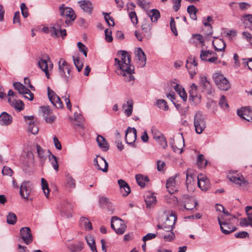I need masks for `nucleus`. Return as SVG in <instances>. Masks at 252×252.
<instances>
[{"label":"nucleus","instance_id":"f257e3e1","mask_svg":"<svg viewBox=\"0 0 252 252\" xmlns=\"http://www.w3.org/2000/svg\"><path fill=\"white\" fill-rule=\"evenodd\" d=\"M115 61L117 74L123 76L125 81L132 84L134 80L133 75L134 68L130 64V57L128 52L120 51L118 58H115Z\"/></svg>","mask_w":252,"mask_h":252},{"label":"nucleus","instance_id":"f03ea898","mask_svg":"<svg viewBox=\"0 0 252 252\" xmlns=\"http://www.w3.org/2000/svg\"><path fill=\"white\" fill-rule=\"evenodd\" d=\"M213 79L220 89L226 91L229 89L230 85L228 80L220 72H215L213 75Z\"/></svg>","mask_w":252,"mask_h":252},{"label":"nucleus","instance_id":"7ed1b4c3","mask_svg":"<svg viewBox=\"0 0 252 252\" xmlns=\"http://www.w3.org/2000/svg\"><path fill=\"white\" fill-rule=\"evenodd\" d=\"M59 11L63 17L70 19L65 20V23L67 26L71 24L72 21L76 19V16L73 10L71 8L65 7L64 4H62L59 7Z\"/></svg>","mask_w":252,"mask_h":252},{"label":"nucleus","instance_id":"20e7f679","mask_svg":"<svg viewBox=\"0 0 252 252\" xmlns=\"http://www.w3.org/2000/svg\"><path fill=\"white\" fill-rule=\"evenodd\" d=\"M111 226L118 235L124 234L126 228V225L124 221L122 219L116 217H113L112 218Z\"/></svg>","mask_w":252,"mask_h":252},{"label":"nucleus","instance_id":"39448f33","mask_svg":"<svg viewBox=\"0 0 252 252\" xmlns=\"http://www.w3.org/2000/svg\"><path fill=\"white\" fill-rule=\"evenodd\" d=\"M7 95L8 96V101L12 107L19 111L24 109V103L21 100L17 99V96L16 93L12 90H9Z\"/></svg>","mask_w":252,"mask_h":252},{"label":"nucleus","instance_id":"423d86ee","mask_svg":"<svg viewBox=\"0 0 252 252\" xmlns=\"http://www.w3.org/2000/svg\"><path fill=\"white\" fill-rule=\"evenodd\" d=\"M194 126L195 131L198 134L201 133L206 127L205 119L200 112H197L194 116Z\"/></svg>","mask_w":252,"mask_h":252},{"label":"nucleus","instance_id":"0eeeda50","mask_svg":"<svg viewBox=\"0 0 252 252\" xmlns=\"http://www.w3.org/2000/svg\"><path fill=\"white\" fill-rule=\"evenodd\" d=\"M59 67L60 75L65 81L67 82L71 77L69 65L64 59H61L59 62Z\"/></svg>","mask_w":252,"mask_h":252},{"label":"nucleus","instance_id":"6e6552de","mask_svg":"<svg viewBox=\"0 0 252 252\" xmlns=\"http://www.w3.org/2000/svg\"><path fill=\"white\" fill-rule=\"evenodd\" d=\"M38 66L40 68L45 72V75L48 79L50 78L49 71L52 69L53 64L51 62L49 57H47L46 59H41L38 62Z\"/></svg>","mask_w":252,"mask_h":252},{"label":"nucleus","instance_id":"1a4fd4ad","mask_svg":"<svg viewBox=\"0 0 252 252\" xmlns=\"http://www.w3.org/2000/svg\"><path fill=\"white\" fill-rule=\"evenodd\" d=\"M15 89L17 90L20 94H24V97L30 100L34 98V94L19 82H15L13 84Z\"/></svg>","mask_w":252,"mask_h":252},{"label":"nucleus","instance_id":"9d476101","mask_svg":"<svg viewBox=\"0 0 252 252\" xmlns=\"http://www.w3.org/2000/svg\"><path fill=\"white\" fill-rule=\"evenodd\" d=\"M177 220V218L174 214H171L168 216H166L164 222L160 225H158V228L163 229H168L172 230Z\"/></svg>","mask_w":252,"mask_h":252},{"label":"nucleus","instance_id":"9b49d317","mask_svg":"<svg viewBox=\"0 0 252 252\" xmlns=\"http://www.w3.org/2000/svg\"><path fill=\"white\" fill-rule=\"evenodd\" d=\"M47 90L49 99L53 105L57 108H62L63 105L60 97L49 87H48Z\"/></svg>","mask_w":252,"mask_h":252},{"label":"nucleus","instance_id":"f8f14e48","mask_svg":"<svg viewBox=\"0 0 252 252\" xmlns=\"http://www.w3.org/2000/svg\"><path fill=\"white\" fill-rule=\"evenodd\" d=\"M32 189V184L30 181H24L20 186V194L21 197L28 199Z\"/></svg>","mask_w":252,"mask_h":252},{"label":"nucleus","instance_id":"ddd939ff","mask_svg":"<svg viewBox=\"0 0 252 252\" xmlns=\"http://www.w3.org/2000/svg\"><path fill=\"white\" fill-rule=\"evenodd\" d=\"M95 167L103 172H107L108 171V164L106 160L102 157L97 156L94 160Z\"/></svg>","mask_w":252,"mask_h":252},{"label":"nucleus","instance_id":"4468645a","mask_svg":"<svg viewBox=\"0 0 252 252\" xmlns=\"http://www.w3.org/2000/svg\"><path fill=\"white\" fill-rule=\"evenodd\" d=\"M218 220L220 225L221 230L224 234H229L236 230V228L231 225V223L227 222L226 220L222 221L220 217H219L218 218Z\"/></svg>","mask_w":252,"mask_h":252},{"label":"nucleus","instance_id":"2eb2a0df","mask_svg":"<svg viewBox=\"0 0 252 252\" xmlns=\"http://www.w3.org/2000/svg\"><path fill=\"white\" fill-rule=\"evenodd\" d=\"M238 115L248 122H252V110L249 107L237 110Z\"/></svg>","mask_w":252,"mask_h":252},{"label":"nucleus","instance_id":"dca6fc26","mask_svg":"<svg viewBox=\"0 0 252 252\" xmlns=\"http://www.w3.org/2000/svg\"><path fill=\"white\" fill-rule=\"evenodd\" d=\"M184 206L186 210H191L197 205V201L192 197L185 195L183 196Z\"/></svg>","mask_w":252,"mask_h":252},{"label":"nucleus","instance_id":"f3484780","mask_svg":"<svg viewBox=\"0 0 252 252\" xmlns=\"http://www.w3.org/2000/svg\"><path fill=\"white\" fill-rule=\"evenodd\" d=\"M20 234L23 241L27 245L29 244L32 241L31 229L28 227H23L20 229Z\"/></svg>","mask_w":252,"mask_h":252},{"label":"nucleus","instance_id":"a211bd4d","mask_svg":"<svg viewBox=\"0 0 252 252\" xmlns=\"http://www.w3.org/2000/svg\"><path fill=\"white\" fill-rule=\"evenodd\" d=\"M136 129L128 127L126 132V141L128 144H133L136 139Z\"/></svg>","mask_w":252,"mask_h":252},{"label":"nucleus","instance_id":"6ab92c4d","mask_svg":"<svg viewBox=\"0 0 252 252\" xmlns=\"http://www.w3.org/2000/svg\"><path fill=\"white\" fill-rule=\"evenodd\" d=\"M176 176L168 178L166 181V187L170 194H173L178 191V186L176 182Z\"/></svg>","mask_w":252,"mask_h":252},{"label":"nucleus","instance_id":"aec40b11","mask_svg":"<svg viewBox=\"0 0 252 252\" xmlns=\"http://www.w3.org/2000/svg\"><path fill=\"white\" fill-rule=\"evenodd\" d=\"M229 179L231 182L238 185L239 187L243 188L246 187L248 185L247 181L245 180L243 177L241 175H231L229 177Z\"/></svg>","mask_w":252,"mask_h":252},{"label":"nucleus","instance_id":"412c9836","mask_svg":"<svg viewBox=\"0 0 252 252\" xmlns=\"http://www.w3.org/2000/svg\"><path fill=\"white\" fill-rule=\"evenodd\" d=\"M197 184L198 187L202 190H206L210 187L209 180L202 175H199L197 176Z\"/></svg>","mask_w":252,"mask_h":252},{"label":"nucleus","instance_id":"4be33fe9","mask_svg":"<svg viewBox=\"0 0 252 252\" xmlns=\"http://www.w3.org/2000/svg\"><path fill=\"white\" fill-rule=\"evenodd\" d=\"M64 186L69 191H71L76 188V180L71 175L67 174L65 176Z\"/></svg>","mask_w":252,"mask_h":252},{"label":"nucleus","instance_id":"5701e85b","mask_svg":"<svg viewBox=\"0 0 252 252\" xmlns=\"http://www.w3.org/2000/svg\"><path fill=\"white\" fill-rule=\"evenodd\" d=\"M80 227L86 231H91L93 229V226L89 219L82 217L79 220Z\"/></svg>","mask_w":252,"mask_h":252},{"label":"nucleus","instance_id":"b1692460","mask_svg":"<svg viewBox=\"0 0 252 252\" xmlns=\"http://www.w3.org/2000/svg\"><path fill=\"white\" fill-rule=\"evenodd\" d=\"M197 86L195 84H192L189 90V100H192V101L199 100L201 96L197 94Z\"/></svg>","mask_w":252,"mask_h":252},{"label":"nucleus","instance_id":"393cba45","mask_svg":"<svg viewBox=\"0 0 252 252\" xmlns=\"http://www.w3.org/2000/svg\"><path fill=\"white\" fill-rule=\"evenodd\" d=\"M136 55L138 60V65L142 67L145 66L146 63V57L141 48L137 49Z\"/></svg>","mask_w":252,"mask_h":252},{"label":"nucleus","instance_id":"a878e982","mask_svg":"<svg viewBox=\"0 0 252 252\" xmlns=\"http://www.w3.org/2000/svg\"><path fill=\"white\" fill-rule=\"evenodd\" d=\"M213 45L216 51L222 52L221 56L222 57L224 53V49L226 44L224 40L222 39H217L213 42Z\"/></svg>","mask_w":252,"mask_h":252},{"label":"nucleus","instance_id":"bb28decb","mask_svg":"<svg viewBox=\"0 0 252 252\" xmlns=\"http://www.w3.org/2000/svg\"><path fill=\"white\" fill-rule=\"evenodd\" d=\"M189 42L196 46L200 44L202 46L204 45V39L202 35L200 34H194L192 35Z\"/></svg>","mask_w":252,"mask_h":252},{"label":"nucleus","instance_id":"cd10ccee","mask_svg":"<svg viewBox=\"0 0 252 252\" xmlns=\"http://www.w3.org/2000/svg\"><path fill=\"white\" fill-rule=\"evenodd\" d=\"M99 203L101 207L102 208H106L110 211H112L114 210L112 202L106 197L101 196L100 197Z\"/></svg>","mask_w":252,"mask_h":252},{"label":"nucleus","instance_id":"c85d7f7f","mask_svg":"<svg viewBox=\"0 0 252 252\" xmlns=\"http://www.w3.org/2000/svg\"><path fill=\"white\" fill-rule=\"evenodd\" d=\"M133 103L131 99L127 100L126 103L123 105V109L124 110L125 115L129 117L132 112Z\"/></svg>","mask_w":252,"mask_h":252},{"label":"nucleus","instance_id":"c756f323","mask_svg":"<svg viewBox=\"0 0 252 252\" xmlns=\"http://www.w3.org/2000/svg\"><path fill=\"white\" fill-rule=\"evenodd\" d=\"M80 6L85 12L91 13L93 9V5L91 2L87 0H81L78 2Z\"/></svg>","mask_w":252,"mask_h":252},{"label":"nucleus","instance_id":"7c9ffc66","mask_svg":"<svg viewBox=\"0 0 252 252\" xmlns=\"http://www.w3.org/2000/svg\"><path fill=\"white\" fill-rule=\"evenodd\" d=\"M96 140L98 146L102 151H107L109 150V145L103 136L101 135H98Z\"/></svg>","mask_w":252,"mask_h":252},{"label":"nucleus","instance_id":"2f4dec72","mask_svg":"<svg viewBox=\"0 0 252 252\" xmlns=\"http://www.w3.org/2000/svg\"><path fill=\"white\" fill-rule=\"evenodd\" d=\"M12 117L7 113L3 112L0 115V124L1 125H9L12 123Z\"/></svg>","mask_w":252,"mask_h":252},{"label":"nucleus","instance_id":"473e14b6","mask_svg":"<svg viewBox=\"0 0 252 252\" xmlns=\"http://www.w3.org/2000/svg\"><path fill=\"white\" fill-rule=\"evenodd\" d=\"M145 201L146 205L150 207L153 204H156L157 202L156 197L155 194L152 192H147L145 196Z\"/></svg>","mask_w":252,"mask_h":252},{"label":"nucleus","instance_id":"72a5a7b5","mask_svg":"<svg viewBox=\"0 0 252 252\" xmlns=\"http://www.w3.org/2000/svg\"><path fill=\"white\" fill-rule=\"evenodd\" d=\"M85 239L92 252H97L94 238L92 235H88L85 237Z\"/></svg>","mask_w":252,"mask_h":252},{"label":"nucleus","instance_id":"f704fd0d","mask_svg":"<svg viewBox=\"0 0 252 252\" xmlns=\"http://www.w3.org/2000/svg\"><path fill=\"white\" fill-rule=\"evenodd\" d=\"M147 15L151 18L152 22H157L160 17L159 12L156 9H153L147 12Z\"/></svg>","mask_w":252,"mask_h":252},{"label":"nucleus","instance_id":"c9c22d12","mask_svg":"<svg viewBox=\"0 0 252 252\" xmlns=\"http://www.w3.org/2000/svg\"><path fill=\"white\" fill-rule=\"evenodd\" d=\"M187 12L189 14L190 17L193 20H197L196 13L198 12L197 8L193 5H190L187 8Z\"/></svg>","mask_w":252,"mask_h":252},{"label":"nucleus","instance_id":"e433bc0d","mask_svg":"<svg viewBox=\"0 0 252 252\" xmlns=\"http://www.w3.org/2000/svg\"><path fill=\"white\" fill-rule=\"evenodd\" d=\"M61 23L62 21H59L55 26L50 27V33L52 35L55 36H59L60 35Z\"/></svg>","mask_w":252,"mask_h":252},{"label":"nucleus","instance_id":"4c0bfd02","mask_svg":"<svg viewBox=\"0 0 252 252\" xmlns=\"http://www.w3.org/2000/svg\"><path fill=\"white\" fill-rule=\"evenodd\" d=\"M135 178L137 183L141 187H144L146 182L149 181L147 177H143L140 174L136 175Z\"/></svg>","mask_w":252,"mask_h":252},{"label":"nucleus","instance_id":"58836bf2","mask_svg":"<svg viewBox=\"0 0 252 252\" xmlns=\"http://www.w3.org/2000/svg\"><path fill=\"white\" fill-rule=\"evenodd\" d=\"M41 186L42 189L45 196L48 198L49 195L50 189L47 181L44 178H41Z\"/></svg>","mask_w":252,"mask_h":252},{"label":"nucleus","instance_id":"ea45409f","mask_svg":"<svg viewBox=\"0 0 252 252\" xmlns=\"http://www.w3.org/2000/svg\"><path fill=\"white\" fill-rule=\"evenodd\" d=\"M49 161L53 167L56 171L59 170V164L58 163L57 158L53 155L50 154L49 156Z\"/></svg>","mask_w":252,"mask_h":252},{"label":"nucleus","instance_id":"a19ab883","mask_svg":"<svg viewBox=\"0 0 252 252\" xmlns=\"http://www.w3.org/2000/svg\"><path fill=\"white\" fill-rule=\"evenodd\" d=\"M73 60L74 64L77 69L78 71L80 72L83 66V63L80 61V58L78 56H73Z\"/></svg>","mask_w":252,"mask_h":252},{"label":"nucleus","instance_id":"79ce46f5","mask_svg":"<svg viewBox=\"0 0 252 252\" xmlns=\"http://www.w3.org/2000/svg\"><path fill=\"white\" fill-rule=\"evenodd\" d=\"M16 215L13 213H9L7 216L6 221L9 224H14L17 221Z\"/></svg>","mask_w":252,"mask_h":252},{"label":"nucleus","instance_id":"37998d69","mask_svg":"<svg viewBox=\"0 0 252 252\" xmlns=\"http://www.w3.org/2000/svg\"><path fill=\"white\" fill-rule=\"evenodd\" d=\"M167 233L163 234V239L165 241L170 242L173 240L175 238V234L172 231V230H169L168 229H164Z\"/></svg>","mask_w":252,"mask_h":252},{"label":"nucleus","instance_id":"c03bdc74","mask_svg":"<svg viewBox=\"0 0 252 252\" xmlns=\"http://www.w3.org/2000/svg\"><path fill=\"white\" fill-rule=\"evenodd\" d=\"M207 161L204 158L203 155H199L197 158V164L199 168H203L207 165Z\"/></svg>","mask_w":252,"mask_h":252},{"label":"nucleus","instance_id":"a18cd8bd","mask_svg":"<svg viewBox=\"0 0 252 252\" xmlns=\"http://www.w3.org/2000/svg\"><path fill=\"white\" fill-rule=\"evenodd\" d=\"M216 54L214 52L210 51H202L200 54V58L202 60L207 61L208 58Z\"/></svg>","mask_w":252,"mask_h":252},{"label":"nucleus","instance_id":"49530a36","mask_svg":"<svg viewBox=\"0 0 252 252\" xmlns=\"http://www.w3.org/2000/svg\"><path fill=\"white\" fill-rule=\"evenodd\" d=\"M157 104L158 107L164 110H167L168 109V106L167 104L166 101L164 99H158L157 101Z\"/></svg>","mask_w":252,"mask_h":252},{"label":"nucleus","instance_id":"de8ad7c7","mask_svg":"<svg viewBox=\"0 0 252 252\" xmlns=\"http://www.w3.org/2000/svg\"><path fill=\"white\" fill-rule=\"evenodd\" d=\"M28 130L33 134H36L38 132V128L33 123L31 122L29 123Z\"/></svg>","mask_w":252,"mask_h":252},{"label":"nucleus","instance_id":"09e8293b","mask_svg":"<svg viewBox=\"0 0 252 252\" xmlns=\"http://www.w3.org/2000/svg\"><path fill=\"white\" fill-rule=\"evenodd\" d=\"M219 105L224 110H227L228 109L229 106L224 95H222L220 98Z\"/></svg>","mask_w":252,"mask_h":252},{"label":"nucleus","instance_id":"8fccbe9b","mask_svg":"<svg viewBox=\"0 0 252 252\" xmlns=\"http://www.w3.org/2000/svg\"><path fill=\"white\" fill-rule=\"evenodd\" d=\"M172 194H170V195H165L164 199L168 203L171 204H176L178 202L177 198L175 196L172 195Z\"/></svg>","mask_w":252,"mask_h":252},{"label":"nucleus","instance_id":"3c124183","mask_svg":"<svg viewBox=\"0 0 252 252\" xmlns=\"http://www.w3.org/2000/svg\"><path fill=\"white\" fill-rule=\"evenodd\" d=\"M186 174L187 185H189V184H191L193 181V178L192 175L191 170L190 169H187L186 172Z\"/></svg>","mask_w":252,"mask_h":252},{"label":"nucleus","instance_id":"603ef678","mask_svg":"<svg viewBox=\"0 0 252 252\" xmlns=\"http://www.w3.org/2000/svg\"><path fill=\"white\" fill-rule=\"evenodd\" d=\"M242 38L243 39H245L252 46V35L250 33L247 32H243Z\"/></svg>","mask_w":252,"mask_h":252},{"label":"nucleus","instance_id":"864d4df0","mask_svg":"<svg viewBox=\"0 0 252 252\" xmlns=\"http://www.w3.org/2000/svg\"><path fill=\"white\" fill-rule=\"evenodd\" d=\"M40 111L44 117L48 116L51 113V110L48 106H41L40 107Z\"/></svg>","mask_w":252,"mask_h":252},{"label":"nucleus","instance_id":"5fc2aeb1","mask_svg":"<svg viewBox=\"0 0 252 252\" xmlns=\"http://www.w3.org/2000/svg\"><path fill=\"white\" fill-rule=\"evenodd\" d=\"M72 247L73 248L72 251H81L84 248V243L82 242H78L77 243L72 245Z\"/></svg>","mask_w":252,"mask_h":252},{"label":"nucleus","instance_id":"6e6d98bb","mask_svg":"<svg viewBox=\"0 0 252 252\" xmlns=\"http://www.w3.org/2000/svg\"><path fill=\"white\" fill-rule=\"evenodd\" d=\"M152 28V24L149 22L144 21L142 25V30L145 32L150 31Z\"/></svg>","mask_w":252,"mask_h":252},{"label":"nucleus","instance_id":"4d7b16f0","mask_svg":"<svg viewBox=\"0 0 252 252\" xmlns=\"http://www.w3.org/2000/svg\"><path fill=\"white\" fill-rule=\"evenodd\" d=\"M20 8L23 16L27 18L29 16L28 8L24 3H22L20 5Z\"/></svg>","mask_w":252,"mask_h":252},{"label":"nucleus","instance_id":"13d9d810","mask_svg":"<svg viewBox=\"0 0 252 252\" xmlns=\"http://www.w3.org/2000/svg\"><path fill=\"white\" fill-rule=\"evenodd\" d=\"M77 46L79 48V50L80 52H82L83 53L84 56L85 57L87 56V52H88V49L85 46L84 44H83L82 42H79L77 43Z\"/></svg>","mask_w":252,"mask_h":252},{"label":"nucleus","instance_id":"bf43d9fd","mask_svg":"<svg viewBox=\"0 0 252 252\" xmlns=\"http://www.w3.org/2000/svg\"><path fill=\"white\" fill-rule=\"evenodd\" d=\"M129 17L131 19V22L133 25H136L138 23L137 17L135 11H131L129 13Z\"/></svg>","mask_w":252,"mask_h":252},{"label":"nucleus","instance_id":"052dcab7","mask_svg":"<svg viewBox=\"0 0 252 252\" xmlns=\"http://www.w3.org/2000/svg\"><path fill=\"white\" fill-rule=\"evenodd\" d=\"M220 218L221 219V220L222 221H224V220H226L227 222H228L229 223H230L232 220L235 219V217L234 216H229L227 211H226L225 215H223V216H221Z\"/></svg>","mask_w":252,"mask_h":252},{"label":"nucleus","instance_id":"680f3d73","mask_svg":"<svg viewBox=\"0 0 252 252\" xmlns=\"http://www.w3.org/2000/svg\"><path fill=\"white\" fill-rule=\"evenodd\" d=\"M111 33L112 32L110 30H109L108 29H106L105 30V39L108 42H111L113 40V37Z\"/></svg>","mask_w":252,"mask_h":252},{"label":"nucleus","instance_id":"e2e57ef3","mask_svg":"<svg viewBox=\"0 0 252 252\" xmlns=\"http://www.w3.org/2000/svg\"><path fill=\"white\" fill-rule=\"evenodd\" d=\"M2 173L4 175L11 176L13 174V171L7 166H4L2 170Z\"/></svg>","mask_w":252,"mask_h":252},{"label":"nucleus","instance_id":"0e129e2a","mask_svg":"<svg viewBox=\"0 0 252 252\" xmlns=\"http://www.w3.org/2000/svg\"><path fill=\"white\" fill-rule=\"evenodd\" d=\"M104 18L106 22L107 23L109 26H113L114 25V22L113 21V19L109 16V14L108 13H105L104 15Z\"/></svg>","mask_w":252,"mask_h":252},{"label":"nucleus","instance_id":"69168bd1","mask_svg":"<svg viewBox=\"0 0 252 252\" xmlns=\"http://www.w3.org/2000/svg\"><path fill=\"white\" fill-rule=\"evenodd\" d=\"M20 14L19 11L15 12L14 13L13 19V23L14 24H18L19 26L21 25L20 20Z\"/></svg>","mask_w":252,"mask_h":252},{"label":"nucleus","instance_id":"338daca9","mask_svg":"<svg viewBox=\"0 0 252 252\" xmlns=\"http://www.w3.org/2000/svg\"><path fill=\"white\" fill-rule=\"evenodd\" d=\"M157 141L163 148H165L167 146V144L165 138L163 136L158 139Z\"/></svg>","mask_w":252,"mask_h":252},{"label":"nucleus","instance_id":"774afa93","mask_svg":"<svg viewBox=\"0 0 252 252\" xmlns=\"http://www.w3.org/2000/svg\"><path fill=\"white\" fill-rule=\"evenodd\" d=\"M245 210L248 216V220L250 221H252V207L247 206Z\"/></svg>","mask_w":252,"mask_h":252}]
</instances>
